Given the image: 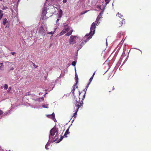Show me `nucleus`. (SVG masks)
Segmentation results:
<instances>
[{
  "mask_svg": "<svg viewBox=\"0 0 151 151\" xmlns=\"http://www.w3.org/2000/svg\"><path fill=\"white\" fill-rule=\"evenodd\" d=\"M59 134L58 129L55 127L53 128L50 131L49 135V140L45 146V148L46 150H48V147L50 145L51 142H54L58 139Z\"/></svg>",
  "mask_w": 151,
  "mask_h": 151,
  "instance_id": "f257e3e1",
  "label": "nucleus"
},
{
  "mask_svg": "<svg viewBox=\"0 0 151 151\" xmlns=\"http://www.w3.org/2000/svg\"><path fill=\"white\" fill-rule=\"evenodd\" d=\"M96 26L94 23H92L90 30V32L87 34L83 39L82 42L81 43L79 47H78L77 51L83 47V45L91 39L95 32Z\"/></svg>",
  "mask_w": 151,
  "mask_h": 151,
  "instance_id": "f03ea898",
  "label": "nucleus"
},
{
  "mask_svg": "<svg viewBox=\"0 0 151 151\" xmlns=\"http://www.w3.org/2000/svg\"><path fill=\"white\" fill-rule=\"evenodd\" d=\"M76 103L75 104V106L74 107V109H75L76 111L75 113L74 114L73 116V117H74V118L76 117V116L77 115V112L80 107L81 106H82V105L83 104V103L82 102H81L79 103V101H78L77 100L76 101Z\"/></svg>",
  "mask_w": 151,
  "mask_h": 151,
  "instance_id": "7ed1b4c3",
  "label": "nucleus"
},
{
  "mask_svg": "<svg viewBox=\"0 0 151 151\" xmlns=\"http://www.w3.org/2000/svg\"><path fill=\"white\" fill-rule=\"evenodd\" d=\"M70 30V27L68 24L64 26V28L59 35V36L63 35L66 32Z\"/></svg>",
  "mask_w": 151,
  "mask_h": 151,
  "instance_id": "20e7f679",
  "label": "nucleus"
},
{
  "mask_svg": "<svg viewBox=\"0 0 151 151\" xmlns=\"http://www.w3.org/2000/svg\"><path fill=\"white\" fill-rule=\"evenodd\" d=\"M2 23L6 27V28L9 27V21L6 18L3 19Z\"/></svg>",
  "mask_w": 151,
  "mask_h": 151,
  "instance_id": "39448f33",
  "label": "nucleus"
},
{
  "mask_svg": "<svg viewBox=\"0 0 151 151\" xmlns=\"http://www.w3.org/2000/svg\"><path fill=\"white\" fill-rule=\"evenodd\" d=\"M116 16H118L119 17L121 18L122 19V22H121L120 23V26H121L123 23H125V19H123V17L122 15L121 14L119 13H117L116 14Z\"/></svg>",
  "mask_w": 151,
  "mask_h": 151,
  "instance_id": "423d86ee",
  "label": "nucleus"
},
{
  "mask_svg": "<svg viewBox=\"0 0 151 151\" xmlns=\"http://www.w3.org/2000/svg\"><path fill=\"white\" fill-rule=\"evenodd\" d=\"M76 37L75 36H72L70 37V39L69 40V43L72 44H73L76 42L75 39Z\"/></svg>",
  "mask_w": 151,
  "mask_h": 151,
  "instance_id": "0eeeda50",
  "label": "nucleus"
},
{
  "mask_svg": "<svg viewBox=\"0 0 151 151\" xmlns=\"http://www.w3.org/2000/svg\"><path fill=\"white\" fill-rule=\"evenodd\" d=\"M90 84L89 83H88V84L86 86V87L85 88L83 91H85V93H84V95L83 96V97L82 99V100L81 101V102H83V101L84 99H85V98L86 96V91H87V88H88V87L89 86V85Z\"/></svg>",
  "mask_w": 151,
  "mask_h": 151,
  "instance_id": "6e6552de",
  "label": "nucleus"
},
{
  "mask_svg": "<svg viewBox=\"0 0 151 151\" xmlns=\"http://www.w3.org/2000/svg\"><path fill=\"white\" fill-rule=\"evenodd\" d=\"M39 32L41 35H44L45 34V30L43 27H41L39 29Z\"/></svg>",
  "mask_w": 151,
  "mask_h": 151,
  "instance_id": "1a4fd4ad",
  "label": "nucleus"
},
{
  "mask_svg": "<svg viewBox=\"0 0 151 151\" xmlns=\"http://www.w3.org/2000/svg\"><path fill=\"white\" fill-rule=\"evenodd\" d=\"M47 116L48 117L52 119V120H53L54 121H55V120H56L54 113H53L52 114L47 115Z\"/></svg>",
  "mask_w": 151,
  "mask_h": 151,
  "instance_id": "9d476101",
  "label": "nucleus"
},
{
  "mask_svg": "<svg viewBox=\"0 0 151 151\" xmlns=\"http://www.w3.org/2000/svg\"><path fill=\"white\" fill-rule=\"evenodd\" d=\"M101 17H102L101 16H99V15L98 16V17H97L96 20V21L95 22H93V23H95V25L96 26L97 25H99V19L100 18H101Z\"/></svg>",
  "mask_w": 151,
  "mask_h": 151,
  "instance_id": "9b49d317",
  "label": "nucleus"
},
{
  "mask_svg": "<svg viewBox=\"0 0 151 151\" xmlns=\"http://www.w3.org/2000/svg\"><path fill=\"white\" fill-rule=\"evenodd\" d=\"M62 11L61 10H60L58 13V18H61L62 17Z\"/></svg>",
  "mask_w": 151,
  "mask_h": 151,
  "instance_id": "f8f14e48",
  "label": "nucleus"
},
{
  "mask_svg": "<svg viewBox=\"0 0 151 151\" xmlns=\"http://www.w3.org/2000/svg\"><path fill=\"white\" fill-rule=\"evenodd\" d=\"M47 13V9L46 8H44L42 9V14L44 16Z\"/></svg>",
  "mask_w": 151,
  "mask_h": 151,
  "instance_id": "ddd939ff",
  "label": "nucleus"
},
{
  "mask_svg": "<svg viewBox=\"0 0 151 151\" xmlns=\"http://www.w3.org/2000/svg\"><path fill=\"white\" fill-rule=\"evenodd\" d=\"M70 126L68 127V128L66 130V131L65 133L64 136H65V137H67L66 135L68 134H69L70 132H69V128H70Z\"/></svg>",
  "mask_w": 151,
  "mask_h": 151,
  "instance_id": "4468645a",
  "label": "nucleus"
},
{
  "mask_svg": "<svg viewBox=\"0 0 151 151\" xmlns=\"http://www.w3.org/2000/svg\"><path fill=\"white\" fill-rule=\"evenodd\" d=\"M75 81H76V83L75 84L77 85L78 82V75L76 73H75Z\"/></svg>",
  "mask_w": 151,
  "mask_h": 151,
  "instance_id": "2eb2a0df",
  "label": "nucleus"
},
{
  "mask_svg": "<svg viewBox=\"0 0 151 151\" xmlns=\"http://www.w3.org/2000/svg\"><path fill=\"white\" fill-rule=\"evenodd\" d=\"M72 32H73V30L71 29L70 30V31H69L68 32H67L65 35L66 36H68L70 35H71Z\"/></svg>",
  "mask_w": 151,
  "mask_h": 151,
  "instance_id": "dca6fc26",
  "label": "nucleus"
},
{
  "mask_svg": "<svg viewBox=\"0 0 151 151\" xmlns=\"http://www.w3.org/2000/svg\"><path fill=\"white\" fill-rule=\"evenodd\" d=\"M12 110L11 109L7 111H6V112H5L4 114H3V115L5 116L10 114L11 113H10V112Z\"/></svg>",
  "mask_w": 151,
  "mask_h": 151,
  "instance_id": "f3484780",
  "label": "nucleus"
},
{
  "mask_svg": "<svg viewBox=\"0 0 151 151\" xmlns=\"http://www.w3.org/2000/svg\"><path fill=\"white\" fill-rule=\"evenodd\" d=\"M3 87H4V90H6L8 88V85L7 84H5L4 85V86H1V88L2 89Z\"/></svg>",
  "mask_w": 151,
  "mask_h": 151,
  "instance_id": "a211bd4d",
  "label": "nucleus"
},
{
  "mask_svg": "<svg viewBox=\"0 0 151 151\" xmlns=\"http://www.w3.org/2000/svg\"><path fill=\"white\" fill-rule=\"evenodd\" d=\"M55 85V84L54 83V82L52 83H51V85H50L51 86H52V88L48 90L49 91H51V90H52V89H53V88L54 87Z\"/></svg>",
  "mask_w": 151,
  "mask_h": 151,
  "instance_id": "6ab92c4d",
  "label": "nucleus"
},
{
  "mask_svg": "<svg viewBox=\"0 0 151 151\" xmlns=\"http://www.w3.org/2000/svg\"><path fill=\"white\" fill-rule=\"evenodd\" d=\"M105 8V7H104V6H103V9H102V11H101V12L99 14V16H102V14H103L104 13Z\"/></svg>",
  "mask_w": 151,
  "mask_h": 151,
  "instance_id": "aec40b11",
  "label": "nucleus"
},
{
  "mask_svg": "<svg viewBox=\"0 0 151 151\" xmlns=\"http://www.w3.org/2000/svg\"><path fill=\"white\" fill-rule=\"evenodd\" d=\"M111 0H105V1L106 2V4H105V6H104V7H105V6H106V5L109 3V1H110Z\"/></svg>",
  "mask_w": 151,
  "mask_h": 151,
  "instance_id": "412c9836",
  "label": "nucleus"
},
{
  "mask_svg": "<svg viewBox=\"0 0 151 151\" xmlns=\"http://www.w3.org/2000/svg\"><path fill=\"white\" fill-rule=\"evenodd\" d=\"M63 136H61L60 139H59L56 142V143H59L63 139V138L64 137Z\"/></svg>",
  "mask_w": 151,
  "mask_h": 151,
  "instance_id": "4be33fe9",
  "label": "nucleus"
},
{
  "mask_svg": "<svg viewBox=\"0 0 151 151\" xmlns=\"http://www.w3.org/2000/svg\"><path fill=\"white\" fill-rule=\"evenodd\" d=\"M56 29V28H55V30ZM55 31H54L53 32H47V34H50V35H52L54 33V32H55Z\"/></svg>",
  "mask_w": 151,
  "mask_h": 151,
  "instance_id": "5701e85b",
  "label": "nucleus"
},
{
  "mask_svg": "<svg viewBox=\"0 0 151 151\" xmlns=\"http://www.w3.org/2000/svg\"><path fill=\"white\" fill-rule=\"evenodd\" d=\"M0 64H1V66H0V69L1 70H4V66L2 65V63H0Z\"/></svg>",
  "mask_w": 151,
  "mask_h": 151,
  "instance_id": "b1692460",
  "label": "nucleus"
},
{
  "mask_svg": "<svg viewBox=\"0 0 151 151\" xmlns=\"http://www.w3.org/2000/svg\"><path fill=\"white\" fill-rule=\"evenodd\" d=\"M93 76H92L91 78H90L89 79V82L88 83H89L90 84V83H91V82L93 79Z\"/></svg>",
  "mask_w": 151,
  "mask_h": 151,
  "instance_id": "393cba45",
  "label": "nucleus"
},
{
  "mask_svg": "<svg viewBox=\"0 0 151 151\" xmlns=\"http://www.w3.org/2000/svg\"><path fill=\"white\" fill-rule=\"evenodd\" d=\"M48 104L43 105H42V106L43 108H48Z\"/></svg>",
  "mask_w": 151,
  "mask_h": 151,
  "instance_id": "a878e982",
  "label": "nucleus"
},
{
  "mask_svg": "<svg viewBox=\"0 0 151 151\" xmlns=\"http://www.w3.org/2000/svg\"><path fill=\"white\" fill-rule=\"evenodd\" d=\"M76 62L75 61H73L72 62L71 65L74 66H75L76 64Z\"/></svg>",
  "mask_w": 151,
  "mask_h": 151,
  "instance_id": "bb28decb",
  "label": "nucleus"
},
{
  "mask_svg": "<svg viewBox=\"0 0 151 151\" xmlns=\"http://www.w3.org/2000/svg\"><path fill=\"white\" fill-rule=\"evenodd\" d=\"M11 88H12V87L11 86L9 87V88L8 89V90L7 91V92L8 93H10V91H11Z\"/></svg>",
  "mask_w": 151,
  "mask_h": 151,
  "instance_id": "cd10ccee",
  "label": "nucleus"
},
{
  "mask_svg": "<svg viewBox=\"0 0 151 151\" xmlns=\"http://www.w3.org/2000/svg\"><path fill=\"white\" fill-rule=\"evenodd\" d=\"M31 62L32 63L33 66L35 68H36L38 66L37 65H36L34 63H33L32 61H31Z\"/></svg>",
  "mask_w": 151,
  "mask_h": 151,
  "instance_id": "c85d7f7f",
  "label": "nucleus"
},
{
  "mask_svg": "<svg viewBox=\"0 0 151 151\" xmlns=\"http://www.w3.org/2000/svg\"><path fill=\"white\" fill-rule=\"evenodd\" d=\"M75 90V87H73L72 90L71 91V93L72 94H74V93Z\"/></svg>",
  "mask_w": 151,
  "mask_h": 151,
  "instance_id": "c756f323",
  "label": "nucleus"
},
{
  "mask_svg": "<svg viewBox=\"0 0 151 151\" xmlns=\"http://www.w3.org/2000/svg\"><path fill=\"white\" fill-rule=\"evenodd\" d=\"M3 14H0V20H1V19L3 17Z\"/></svg>",
  "mask_w": 151,
  "mask_h": 151,
  "instance_id": "7c9ffc66",
  "label": "nucleus"
},
{
  "mask_svg": "<svg viewBox=\"0 0 151 151\" xmlns=\"http://www.w3.org/2000/svg\"><path fill=\"white\" fill-rule=\"evenodd\" d=\"M7 9V7L6 6H3V8H2L3 10H5Z\"/></svg>",
  "mask_w": 151,
  "mask_h": 151,
  "instance_id": "2f4dec72",
  "label": "nucleus"
},
{
  "mask_svg": "<svg viewBox=\"0 0 151 151\" xmlns=\"http://www.w3.org/2000/svg\"><path fill=\"white\" fill-rule=\"evenodd\" d=\"M97 8H99V9H101V10H102V9H103L101 8V6H97Z\"/></svg>",
  "mask_w": 151,
  "mask_h": 151,
  "instance_id": "473e14b6",
  "label": "nucleus"
},
{
  "mask_svg": "<svg viewBox=\"0 0 151 151\" xmlns=\"http://www.w3.org/2000/svg\"><path fill=\"white\" fill-rule=\"evenodd\" d=\"M3 114V111L0 109V115Z\"/></svg>",
  "mask_w": 151,
  "mask_h": 151,
  "instance_id": "72a5a7b5",
  "label": "nucleus"
},
{
  "mask_svg": "<svg viewBox=\"0 0 151 151\" xmlns=\"http://www.w3.org/2000/svg\"><path fill=\"white\" fill-rule=\"evenodd\" d=\"M31 94L29 92H27L26 93V94H25V95L27 96V95H30Z\"/></svg>",
  "mask_w": 151,
  "mask_h": 151,
  "instance_id": "f704fd0d",
  "label": "nucleus"
},
{
  "mask_svg": "<svg viewBox=\"0 0 151 151\" xmlns=\"http://www.w3.org/2000/svg\"><path fill=\"white\" fill-rule=\"evenodd\" d=\"M10 53L12 54V55H14L16 53L15 52H11Z\"/></svg>",
  "mask_w": 151,
  "mask_h": 151,
  "instance_id": "c9c22d12",
  "label": "nucleus"
},
{
  "mask_svg": "<svg viewBox=\"0 0 151 151\" xmlns=\"http://www.w3.org/2000/svg\"><path fill=\"white\" fill-rule=\"evenodd\" d=\"M67 0H63V2L65 3L67 2Z\"/></svg>",
  "mask_w": 151,
  "mask_h": 151,
  "instance_id": "e433bc0d",
  "label": "nucleus"
},
{
  "mask_svg": "<svg viewBox=\"0 0 151 151\" xmlns=\"http://www.w3.org/2000/svg\"><path fill=\"white\" fill-rule=\"evenodd\" d=\"M0 151H10V150H9V151H7V150H6V151H5L4 150L2 149H0Z\"/></svg>",
  "mask_w": 151,
  "mask_h": 151,
  "instance_id": "4c0bfd02",
  "label": "nucleus"
},
{
  "mask_svg": "<svg viewBox=\"0 0 151 151\" xmlns=\"http://www.w3.org/2000/svg\"><path fill=\"white\" fill-rule=\"evenodd\" d=\"M87 11H86L85 12H83V13H81V14H85V13H86Z\"/></svg>",
  "mask_w": 151,
  "mask_h": 151,
  "instance_id": "58836bf2",
  "label": "nucleus"
},
{
  "mask_svg": "<svg viewBox=\"0 0 151 151\" xmlns=\"http://www.w3.org/2000/svg\"><path fill=\"white\" fill-rule=\"evenodd\" d=\"M14 68L13 67H12L10 68V70H14Z\"/></svg>",
  "mask_w": 151,
  "mask_h": 151,
  "instance_id": "ea45409f",
  "label": "nucleus"
},
{
  "mask_svg": "<svg viewBox=\"0 0 151 151\" xmlns=\"http://www.w3.org/2000/svg\"><path fill=\"white\" fill-rule=\"evenodd\" d=\"M37 100L38 101H41V99L40 98L38 99H37Z\"/></svg>",
  "mask_w": 151,
  "mask_h": 151,
  "instance_id": "a19ab883",
  "label": "nucleus"
},
{
  "mask_svg": "<svg viewBox=\"0 0 151 151\" xmlns=\"http://www.w3.org/2000/svg\"><path fill=\"white\" fill-rule=\"evenodd\" d=\"M41 99V100L42 101H43L44 99V98L43 97H42L41 98H40Z\"/></svg>",
  "mask_w": 151,
  "mask_h": 151,
  "instance_id": "79ce46f5",
  "label": "nucleus"
},
{
  "mask_svg": "<svg viewBox=\"0 0 151 151\" xmlns=\"http://www.w3.org/2000/svg\"><path fill=\"white\" fill-rule=\"evenodd\" d=\"M2 12H3V11H2V10H0V14H2Z\"/></svg>",
  "mask_w": 151,
  "mask_h": 151,
  "instance_id": "37998d69",
  "label": "nucleus"
},
{
  "mask_svg": "<svg viewBox=\"0 0 151 151\" xmlns=\"http://www.w3.org/2000/svg\"><path fill=\"white\" fill-rule=\"evenodd\" d=\"M75 73H76V69L75 67Z\"/></svg>",
  "mask_w": 151,
  "mask_h": 151,
  "instance_id": "c03bdc74",
  "label": "nucleus"
},
{
  "mask_svg": "<svg viewBox=\"0 0 151 151\" xmlns=\"http://www.w3.org/2000/svg\"><path fill=\"white\" fill-rule=\"evenodd\" d=\"M95 72H94V73H93V75H92V76H93V77H94V75H95Z\"/></svg>",
  "mask_w": 151,
  "mask_h": 151,
  "instance_id": "a18cd8bd",
  "label": "nucleus"
},
{
  "mask_svg": "<svg viewBox=\"0 0 151 151\" xmlns=\"http://www.w3.org/2000/svg\"><path fill=\"white\" fill-rule=\"evenodd\" d=\"M59 19H57V20L56 22H58V21H59Z\"/></svg>",
  "mask_w": 151,
  "mask_h": 151,
  "instance_id": "49530a36",
  "label": "nucleus"
},
{
  "mask_svg": "<svg viewBox=\"0 0 151 151\" xmlns=\"http://www.w3.org/2000/svg\"><path fill=\"white\" fill-rule=\"evenodd\" d=\"M82 92H81V93H80V91H79V95H80V94H81V93Z\"/></svg>",
  "mask_w": 151,
  "mask_h": 151,
  "instance_id": "de8ad7c7",
  "label": "nucleus"
},
{
  "mask_svg": "<svg viewBox=\"0 0 151 151\" xmlns=\"http://www.w3.org/2000/svg\"><path fill=\"white\" fill-rule=\"evenodd\" d=\"M126 61H127V60H126H126H124V62L123 63H125V62H126Z\"/></svg>",
  "mask_w": 151,
  "mask_h": 151,
  "instance_id": "09e8293b",
  "label": "nucleus"
},
{
  "mask_svg": "<svg viewBox=\"0 0 151 151\" xmlns=\"http://www.w3.org/2000/svg\"><path fill=\"white\" fill-rule=\"evenodd\" d=\"M74 118L73 119L72 121V122L73 123V121H74Z\"/></svg>",
  "mask_w": 151,
  "mask_h": 151,
  "instance_id": "8fccbe9b",
  "label": "nucleus"
},
{
  "mask_svg": "<svg viewBox=\"0 0 151 151\" xmlns=\"http://www.w3.org/2000/svg\"><path fill=\"white\" fill-rule=\"evenodd\" d=\"M137 49V50H139V51H140L141 52H142V51H141V50H139V49Z\"/></svg>",
  "mask_w": 151,
  "mask_h": 151,
  "instance_id": "3c124183",
  "label": "nucleus"
},
{
  "mask_svg": "<svg viewBox=\"0 0 151 151\" xmlns=\"http://www.w3.org/2000/svg\"><path fill=\"white\" fill-rule=\"evenodd\" d=\"M45 4H46L45 3V4H44V6H45Z\"/></svg>",
  "mask_w": 151,
  "mask_h": 151,
  "instance_id": "603ef678",
  "label": "nucleus"
},
{
  "mask_svg": "<svg viewBox=\"0 0 151 151\" xmlns=\"http://www.w3.org/2000/svg\"><path fill=\"white\" fill-rule=\"evenodd\" d=\"M106 45H107V42H106Z\"/></svg>",
  "mask_w": 151,
  "mask_h": 151,
  "instance_id": "864d4df0",
  "label": "nucleus"
},
{
  "mask_svg": "<svg viewBox=\"0 0 151 151\" xmlns=\"http://www.w3.org/2000/svg\"><path fill=\"white\" fill-rule=\"evenodd\" d=\"M114 87H113V90H114Z\"/></svg>",
  "mask_w": 151,
  "mask_h": 151,
  "instance_id": "5fc2aeb1",
  "label": "nucleus"
},
{
  "mask_svg": "<svg viewBox=\"0 0 151 151\" xmlns=\"http://www.w3.org/2000/svg\"><path fill=\"white\" fill-rule=\"evenodd\" d=\"M47 0H46V1H47Z\"/></svg>",
  "mask_w": 151,
  "mask_h": 151,
  "instance_id": "6e6d98bb",
  "label": "nucleus"
}]
</instances>
